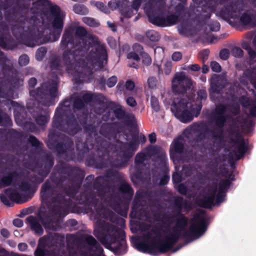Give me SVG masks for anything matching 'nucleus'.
<instances>
[{
	"instance_id": "obj_48",
	"label": "nucleus",
	"mask_w": 256,
	"mask_h": 256,
	"mask_svg": "<svg viewBox=\"0 0 256 256\" xmlns=\"http://www.w3.org/2000/svg\"><path fill=\"white\" fill-rule=\"evenodd\" d=\"M201 108L200 106H198V110L199 112Z\"/></svg>"
},
{
	"instance_id": "obj_43",
	"label": "nucleus",
	"mask_w": 256,
	"mask_h": 256,
	"mask_svg": "<svg viewBox=\"0 0 256 256\" xmlns=\"http://www.w3.org/2000/svg\"><path fill=\"white\" fill-rule=\"evenodd\" d=\"M30 139L32 142H34V144L36 145L37 144V140L34 138L30 137Z\"/></svg>"
},
{
	"instance_id": "obj_24",
	"label": "nucleus",
	"mask_w": 256,
	"mask_h": 256,
	"mask_svg": "<svg viewBox=\"0 0 256 256\" xmlns=\"http://www.w3.org/2000/svg\"><path fill=\"white\" fill-rule=\"evenodd\" d=\"M172 179L175 183H178L180 181V176L178 173H174L172 176Z\"/></svg>"
},
{
	"instance_id": "obj_45",
	"label": "nucleus",
	"mask_w": 256,
	"mask_h": 256,
	"mask_svg": "<svg viewBox=\"0 0 256 256\" xmlns=\"http://www.w3.org/2000/svg\"><path fill=\"white\" fill-rule=\"evenodd\" d=\"M76 8H77V6H75L74 7V10H75V12H78L76 10Z\"/></svg>"
},
{
	"instance_id": "obj_12",
	"label": "nucleus",
	"mask_w": 256,
	"mask_h": 256,
	"mask_svg": "<svg viewBox=\"0 0 256 256\" xmlns=\"http://www.w3.org/2000/svg\"><path fill=\"white\" fill-rule=\"evenodd\" d=\"M211 68L214 72H220L221 70L220 66L216 62H213L210 64Z\"/></svg>"
},
{
	"instance_id": "obj_37",
	"label": "nucleus",
	"mask_w": 256,
	"mask_h": 256,
	"mask_svg": "<svg viewBox=\"0 0 256 256\" xmlns=\"http://www.w3.org/2000/svg\"><path fill=\"white\" fill-rule=\"evenodd\" d=\"M208 70V68L206 66H204L202 68V72L204 73H206Z\"/></svg>"
},
{
	"instance_id": "obj_5",
	"label": "nucleus",
	"mask_w": 256,
	"mask_h": 256,
	"mask_svg": "<svg viewBox=\"0 0 256 256\" xmlns=\"http://www.w3.org/2000/svg\"><path fill=\"white\" fill-rule=\"evenodd\" d=\"M143 54L142 46L140 44H136L134 46L133 52L128 54V58L130 59L138 60L140 56H142Z\"/></svg>"
},
{
	"instance_id": "obj_28",
	"label": "nucleus",
	"mask_w": 256,
	"mask_h": 256,
	"mask_svg": "<svg viewBox=\"0 0 256 256\" xmlns=\"http://www.w3.org/2000/svg\"><path fill=\"white\" fill-rule=\"evenodd\" d=\"M28 84L30 86H32V87L34 86L36 84V79L34 78H32L30 79L29 80Z\"/></svg>"
},
{
	"instance_id": "obj_40",
	"label": "nucleus",
	"mask_w": 256,
	"mask_h": 256,
	"mask_svg": "<svg viewBox=\"0 0 256 256\" xmlns=\"http://www.w3.org/2000/svg\"><path fill=\"white\" fill-rule=\"evenodd\" d=\"M234 50L238 53V56H242V51L240 48H236Z\"/></svg>"
},
{
	"instance_id": "obj_15",
	"label": "nucleus",
	"mask_w": 256,
	"mask_h": 256,
	"mask_svg": "<svg viewBox=\"0 0 256 256\" xmlns=\"http://www.w3.org/2000/svg\"><path fill=\"white\" fill-rule=\"evenodd\" d=\"M28 57L26 55H22L19 58V62L20 65H26L28 64Z\"/></svg>"
},
{
	"instance_id": "obj_51",
	"label": "nucleus",
	"mask_w": 256,
	"mask_h": 256,
	"mask_svg": "<svg viewBox=\"0 0 256 256\" xmlns=\"http://www.w3.org/2000/svg\"><path fill=\"white\" fill-rule=\"evenodd\" d=\"M42 121H44V122H43L42 124H44V122H47V120L46 122L44 120H42Z\"/></svg>"
},
{
	"instance_id": "obj_11",
	"label": "nucleus",
	"mask_w": 256,
	"mask_h": 256,
	"mask_svg": "<svg viewBox=\"0 0 256 256\" xmlns=\"http://www.w3.org/2000/svg\"><path fill=\"white\" fill-rule=\"evenodd\" d=\"M143 63L146 65H149L152 62V60L150 56L146 53H144L142 56Z\"/></svg>"
},
{
	"instance_id": "obj_30",
	"label": "nucleus",
	"mask_w": 256,
	"mask_h": 256,
	"mask_svg": "<svg viewBox=\"0 0 256 256\" xmlns=\"http://www.w3.org/2000/svg\"><path fill=\"white\" fill-rule=\"evenodd\" d=\"M178 190L181 194H184L186 192V188L183 185H180L178 188Z\"/></svg>"
},
{
	"instance_id": "obj_38",
	"label": "nucleus",
	"mask_w": 256,
	"mask_h": 256,
	"mask_svg": "<svg viewBox=\"0 0 256 256\" xmlns=\"http://www.w3.org/2000/svg\"><path fill=\"white\" fill-rule=\"evenodd\" d=\"M220 28V24L216 22L215 24V27L214 28H212V30H218Z\"/></svg>"
},
{
	"instance_id": "obj_8",
	"label": "nucleus",
	"mask_w": 256,
	"mask_h": 256,
	"mask_svg": "<svg viewBox=\"0 0 256 256\" xmlns=\"http://www.w3.org/2000/svg\"><path fill=\"white\" fill-rule=\"evenodd\" d=\"M150 102L152 108L155 111H158L160 109V106L157 98L154 96H152L150 98Z\"/></svg>"
},
{
	"instance_id": "obj_36",
	"label": "nucleus",
	"mask_w": 256,
	"mask_h": 256,
	"mask_svg": "<svg viewBox=\"0 0 256 256\" xmlns=\"http://www.w3.org/2000/svg\"><path fill=\"white\" fill-rule=\"evenodd\" d=\"M250 114L253 116H256V107H254L251 109Z\"/></svg>"
},
{
	"instance_id": "obj_26",
	"label": "nucleus",
	"mask_w": 256,
	"mask_h": 256,
	"mask_svg": "<svg viewBox=\"0 0 256 256\" xmlns=\"http://www.w3.org/2000/svg\"><path fill=\"white\" fill-rule=\"evenodd\" d=\"M19 250L21 251H24L27 248V245L26 244H20L18 246Z\"/></svg>"
},
{
	"instance_id": "obj_18",
	"label": "nucleus",
	"mask_w": 256,
	"mask_h": 256,
	"mask_svg": "<svg viewBox=\"0 0 256 256\" xmlns=\"http://www.w3.org/2000/svg\"><path fill=\"white\" fill-rule=\"evenodd\" d=\"M33 230L37 233L41 234L42 232V229L40 226L38 224H33L32 226Z\"/></svg>"
},
{
	"instance_id": "obj_19",
	"label": "nucleus",
	"mask_w": 256,
	"mask_h": 256,
	"mask_svg": "<svg viewBox=\"0 0 256 256\" xmlns=\"http://www.w3.org/2000/svg\"><path fill=\"white\" fill-rule=\"evenodd\" d=\"M182 55L180 52H175L172 55V59L174 61H178L182 58Z\"/></svg>"
},
{
	"instance_id": "obj_39",
	"label": "nucleus",
	"mask_w": 256,
	"mask_h": 256,
	"mask_svg": "<svg viewBox=\"0 0 256 256\" xmlns=\"http://www.w3.org/2000/svg\"><path fill=\"white\" fill-rule=\"evenodd\" d=\"M102 58L104 60H106V50H102Z\"/></svg>"
},
{
	"instance_id": "obj_49",
	"label": "nucleus",
	"mask_w": 256,
	"mask_h": 256,
	"mask_svg": "<svg viewBox=\"0 0 256 256\" xmlns=\"http://www.w3.org/2000/svg\"><path fill=\"white\" fill-rule=\"evenodd\" d=\"M108 24L109 25L110 27H112V24H110L109 22H108Z\"/></svg>"
},
{
	"instance_id": "obj_13",
	"label": "nucleus",
	"mask_w": 256,
	"mask_h": 256,
	"mask_svg": "<svg viewBox=\"0 0 256 256\" xmlns=\"http://www.w3.org/2000/svg\"><path fill=\"white\" fill-rule=\"evenodd\" d=\"M147 36L152 40H156L159 38L158 34L154 32H148Z\"/></svg>"
},
{
	"instance_id": "obj_27",
	"label": "nucleus",
	"mask_w": 256,
	"mask_h": 256,
	"mask_svg": "<svg viewBox=\"0 0 256 256\" xmlns=\"http://www.w3.org/2000/svg\"><path fill=\"white\" fill-rule=\"evenodd\" d=\"M1 234L4 238H8V237L10 234L7 230L2 229L1 230Z\"/></svg>"
},
{
	"instance_id": "obj_7",
	"label": "nucleus",
	"mask_w": 256,
	"mask_h": 256,
	"mask_svg": "<svg viewBox=\"0 0 256 256\" xmlns=\"http://www.w3.org/2000/svg\"><path fill=\"white\" fill-rule=\"evenodd\" d=\"M6 194L10 197V198L13 200L16 201L18 203H21L24 202L23 200H21L20 198V196L16 192H11L10 190H6Z\"/></svg>"
},
{
	"instance_id": "obj_47",
	"label": "nucleus",
	"mask_w": 256,
	"mask_h": 256,
	"mask_svg": "<svg viewBox=\"0 0 256 256\" xmlns=\"http://www.w3.org/2000/svg\"><path fill=\"white\" fill-rule=\"evenodd\" d=\"M203 94H204V97L205 98L206 96V94L205 92H203Z\"/></svg>"
},
{
	"instance_id": "obj_4",
	"label": "nucleus",
	"mask_w": 256,
	"mask_h": 256,
	"mask_svg": "<svg viewBox=\"0 0 256 256\" xmlns=\"http://www.w3.org/2000/svg\"><path fill=\"white\" fill-rule=\"evenodd\" d=\"M52 12L56 16L54 22V28L61 29L62 26L63 14L60 12V8L56 6L52 7Z\"/></svg>"
},
{
	"instance_id": "obj_34",
	"label": "nucleus",
	"mask_w": 256,
	"mask_h": 256,
	"mask_svg": "<svg viewBox=\"0 0 256 256\" xmlns=\"http://www.w3.org/2000/svg\"><path fill=\"white\" fill-rule=\"evenodd\" d=\"M168 180V178L167 176H164L162 180L161 181L160 184H166Z\"/></svg>"
},
{
	"instance_id": "obj_32",
	"label": "nucleus",
	"mask_w": 256,
	"mask_h": 256,
	"mask_svg": "<svg viewBox=\"0 0 256 256\" xmlns=\"http://www.w3.org/2000/svg\"><path fill=\"white\" fill-rule=\"evenodd\" d=\"M250 76L252 78H256V67L252 70Z\"/></svg>"
},
{
	"instance_id": "obj_35",
	"label": "nucleus",
	"mask_w": 256,
	"mask_h": 256,
	"mask_svg": "<svg viewBox=\"0 0 256 256\" xmlns=\"http://www.w3.org/2000/svg\"><path fill=\"white\" fill-rule=\"evenodd\" d=\"M44 120L46 122V118L44 117V116H40V118H38L36 120H37V122L40 124H42V122H40V120Z\"/></svg>"
},
{
	"instance_id": "obj_2",
	"label": "nucleus",
	"mask_w": 256,
	"mask_h": 256,
	"mask_svg": "<svg viewBox=\"0 0 256 256\" xmlns=\"http://www.w3.org/2000/svg\"><path fill=\"white\" fill-rule=\"evenodd\" d=\"M187 105L185 100H182L178 104H174L172 108L176 116L183 122H188L192 119V111H188Z\"/></svg>"
},
{
	"instance_id": "obj_20",
	"label": "nucleus",
	"mask_w": 256,
	"mask_h": 256,
	"mask_svg": "<svg viewBox=\"0 0 256 256\" xmlns=\"http://www.w3.org/2000/svg\"><path fill=\"white\" fill-rule=\"evenodd\" d=\"M126 102L130 106H134L136 104L135 100L132 97H130L127 98Z\"/></svg>"
},
{
	"instance_id": "obj_23",
	"label": "nucleus",
	"mask_w": 256,
	"mask_h": 256,
	"mask_svg": "<svg viewBox=\"0 0 256 256\" xmlns=\"http://www.w3.org/2000/svg\"><path fill=\"white\" fill-rule=\"evenodd\" d=\"M14 224L17 227H22L23 226V222L20 219H16L13 221Z\"/></svg>"
},
{
	"instance_id": "obj_14",
	"label": "nucleus",
	"mask_w": 256,
	"mask_h": 256,
	"mask_svg": "<svg viewBox=\"0 0 256 256\" xmlns=\"http://www.w3.org/2000/svg\"><path fill=\"white\" fill-rule=\"evenodd\" d=\"M117 82V78L116 76H112L110 78L107 82V85L108 87H113Z\"/></svg>"
},
{
	"instance_id": "obj_33",
	"label": "nucleus",
	"mask_w": 256,
	"mask_h": 256,
	"mask_svg": "<svg viewBox=\"0 0 256 256\" xmlns=\"http://www.w3.org/2000/svg\"><path fill=\"white\" fill-rule=\"evenodd\" d=\"M200 68L198 64H192L190 66V70L194 71H197Z\"/></svg>"
},
{
	"instance_id": "obj_44",
	"label": "nucleus",
	"mask_w": 256,
	"mask_h": 256,
	"mask_svg": "<svg viewBox=\"0 0 256 256\" xmlns=\"http://www.w3.org/2000/svg\"><path fill=\"white\" fill-rule=\"evenodd\" d=\"M143 246H144V244H140V248H139L140 249V250H142V251L146 252V249H145V248H144V249H142V248H140V247Z\"/></svg>"
},
{
	"instance_id": "obj_22",
	"label": "nucleus",
	"mask_w": 256,
	"mask_h": 256,
	"mask_svg": "<svg viewBox=\"0 0 256 256\" xmlns=\"http://www.w3.org/2000/svg\"><path fill=\"white\" fill-rule=\"evenodd\" d=\"M243 48L248 51L250 56H253L254 54V52H253L251 48H249V46L247 44H244Z\"/></svg>"
},
{
	"instance_id": "obj_9",
	"label": "nucleus",
	"mask_w": 256,
	"mask_h": 256,
	"mask_svg": "<svg viewBox=\"0 0 256 256\" xmlns=\"http://www.w3.org/2000/svg\"><path fill=\"white\" fill-rule=\"evenodd\" d=\"M11 182V177L7 176L2 180H0V188L8 186Z\"/></svg>"
},
{
	"instance_id": "obj_3",
	"label": "nucleus",
	"mask_w": 256,
	"mask_h": 256,
	"mask_svg": "<svg viewBox=\"0 0 256 256\" xmlns=\"http://www.w3.org/2000/svg\"><path fill=\"white\" fill-rule=\"evenodd\" d=\"M187 84H191V81L182 74H178L176 75L172 82V89L176 92L180 91V88L186 86Z\"/></svg>"
},
{
	"instance_id": "obj_10",
	"label": "nucleus",
	"mask_w": 256,
	"mask_h": 256,
	"mask_svg": "<svg viewBox=\"0 0 256 256\" xmlns=\"http://www.w3.org/2000/svg\"><path fill=\"white\" fill-rule=\"evenodd\" d=\"M46 53V50L44 48H41L38 50L36 53V58L40 60L42 58Z\"/></svg>"
},
{
	"instance_id": "obj_1",
	"label": "nucleus",
	"mask_w": 256,
	"mask_h": 256,
	"mask_svg": "<svg viewBox=\"0 0 256 256\" xmlns=\"http://www.w3.org/2000/svg\"><path fill=\"white\" fill-rule=\"evenodd\" d=\"M228 185V181L225 180L220 184L218 192H217L216 188H212L208 190L200 204L204 207L208 208L214 204L215 200L218 202L220 201V196Z\"/></svg>"
},
{
	"instance_id": "obj_52",
	"label": "nucleus",
	"mask_w": 256,
	"mask_h": 256,
	"mask_svg": "<svg viewBox=\"0 0 256 256\" xmlns=\"http://www.w3.org/2000/svg\"><path fill=\"white\" fill-rule=\"evenodd\" d=\"M254 86H255V87H256V84H254Z\"/></svg>"
},
{
	"instance_id": "obj_16",
	"label": "nucleus",
	"mask_w": 256,
	"mask_h": 256,
	"mask_svg": "<svg viewBox=\"0 0 256 256\" xmlns=\"http://www.w3.org/2000/svg\"><path fill=\"white\" fill-rule=\"evenodd\" d=\"M84 22L88 25L91 26H95L98 25V23L96 22L94 20L91 18H86L84 19Z\"/></svg>"
},
{
	"instance_id": "obj_42",
	"label": "nucleus",
	"mask_w": 256,
	"mask_h": 256,
	"mask_svg": "<svg viewBox=\"0 0 256 256\" xmlns=\"http://www.w3.org/2000/svg\"><path fill=\"white\" fill-rule=\"evenodd\" d=\"M154 78H149L148 80V84L151 86H152L150 85V84L151 83H154Z\"/></svg>"
},
{
	"instance_id": "obj_25",
	"label": "nucleus",
	"mask_w": 256,
	"mask_h": 256,
	"mask_svg": "<svg viewBox=\"0 0 256 256\" xmlns=\"http://www.w3.org/2000/svg\"><path fill=\"white\" fill-rule=\"evenodd\" d=\"M148 138L151 143H154L156 141V136L154 134H151L149 135Z\"/></svg>"
},
{
	"instance_id": "obj_21",
	"label": "nucleus",
	"mask_w": 256,
	"mask_h": 256,
	"mask_svg": "<svg viewBox=\"0 0 256 256\" xmlns=\"http://www.w3.org/2000/svg\"><path fill=\"white\" fill-rule=\"evenodd\" d=\"M134 87V83L128 80L126 82V88L128 90H132Z\"/></svg>"
},
{
	"instance_id": "obj_41",
	"label": "nucleus",
	"mask_w": 256,
	"mask_h": 256,
	"mask_svg": "<svg viewBox=\"0 0 256 256\" xmlns=\"http://www.w3.org/2000/svg\"><path fill=\"white\" fill-rule=\"evenodd\" d=\"M36 256H42V252L38 249L36 252Z\"/></svg>"
},
{
	"instance_id": "obj_29",
	"label": "nucleus",
	"mask_w": 256,
	"mask_h": 256,
	"mask_svg": "<svg viewBox=\"0 0 256 256\" xmlns=\"http://www.w3.org/2000/svg\"><path fill=\"white\" fill-rule=\"evenodd\" d=\"M145 156L143 154H140L136 156V160L139 162H142L143 160L144 159Z\"/></svg>"
},
{
	"instance_id": "obj_31",
	"label": "nucleus",
	"mask_w": 256,
	"mask_h": 256,
	"mask_svg": "<svg viewBox=\"0 0 256 256\" xmlns=\"http://www.w3.org/2000/svg\"><path fill=\"white\" fill-rule=\"evenodd\" d=\"M0 198L1 199V200L6 204H8V202L6 198V196L2 194H0Z\"/></svg>"
},
{
	"instance_id": "obj_6",
	"label": "nucleus",
	"mask_w": 256,
	"mask_h": 256,
	"mask_svg": "<svg viewBox=\"0 0 256 256\" xmlns=\"http://www.w3.org/2000/svg\"><path fill=\"white\" fill-rule=\"evenodd\" d=\"M191 232L193 234H198V236L204 232V224L202 222H196L191 226Z\"/></svg>"
},
{
	"instance_id": "obj_46",
	"label": "nucleus",
	"mask_w": 256,
	"mask_h": 256,
	"mask_svg": "<svg viewBox=\"0 0 256 256\" xmlns=\"http://www.w3.org/2000/svg\"><path fill=\"white\" fill-rule=\"evenodd\" d=\"M254 44L256 46V37L255 38L254 40Z\"/></svg>"
},
{
	"instance_id": "obj_50",
	"label": "nucleus",
	"mask_w": 256,
	"mask_h": 256,
	"mask_svg": "<svg viewBox=\"0 0 256 256\" xmlns=\"http://www.w3.org/2000/svg\"><path fill=\"white\" fill-rule=\"evenodd\" d=\"M92 242H95V240L92 238Z\"/></svg>"
},
{
	"instance_id": "obj_17",
	"label": "nucleus",
	"mask_w": 256,
	"mask_h": 256,
	"mask_svg": "<svg viewBox=\"0 0 256 256\" xmlns=\"http://www.w3.org/2000/svg\"><path fill=\"white\" fill-rule=\"evenodd\" d=\"M220 56L222 59L226 60L228 58L229 52L228 50H222L220 52Z\"/></svg>"
}]
</instances>
